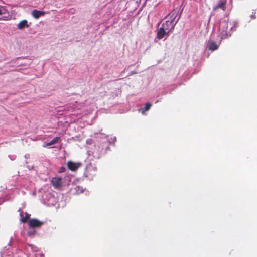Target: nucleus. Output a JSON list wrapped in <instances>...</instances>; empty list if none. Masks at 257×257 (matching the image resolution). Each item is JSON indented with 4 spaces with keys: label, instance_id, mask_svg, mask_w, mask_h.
Segmentation results:
<instances>
[{
    "label": "nucleus",
    "instance_id": "nucleus-1",
    "mask_svg": "<svg viewBox=\"0 0 257 257\" xmlns=\"http://www.w3.org/2000/svg\"><path fill=\"white\" fill-rule=\"evenodd\" d=\"M177 15L178 12L175 9L168 14V20H166L162 23L161 27L157 31V39L160 40L166 35L168 36L169 33L173 31L175 25L179 19V18H178L176 20Z\"/></svg>",
    "mask_w": 257,
    "mask_h": 257
},
{
    "label": "nucleus",
    "instance_id": "nucleus-2",
    "mask_svg": "<svg viewBox=\"0 0 257 257\" xmlns=\"http://www.w3.org/2000/svg\"><path fill=\"white\" fill-rule=\"evenodd\" d=\"M228 25L226 21H223L220 22L219 27V36L221 39H224L227 38L230 35L227 33Z\"/></svg>",
    "mask_w": 257,
    "mask_h": 257
},
{
    "label": "nucleus",
    "instance_id": "nucleus-3",
    "mask_svg": "<svg viewBox=\"0 0 257 257\" xmlns=\"http://www.w3.org/2000/svg\"><path fill=\"white\" fill-rule=\"evenodd\" d=\"M43 224V222L40 221L37 219H30L28 222L29 226L30 228H39Z\"/></svg>",
    "mask_w": 257,
    "mask_h": 257
},
{
    "label": "nucleus",
    "instance_id": "nucleus-4",
    "mask_svg": "<svg viewBox=\"0 0 257 257\" xmlns=\"http://www.w3.org/2000/svg\"><path fill=\"white\" fill-rule=\"evenodd\" d=\"M51 183L55 188H59L62 186V179L60 177L52 178Z\"/></svg>",
    "mask_w": 257,
    "mask_h": 257
},
{
    "label": "nucleus",
    "instance_id": "nucleus-5",
    "mask_svg": "<svg viewBox=\"0 0 257 257\" xmlns=\"http://www.w3.org/2000/svg\"><path fill=\"white\" fill-rule=\"evenodd\" d=\"M80 166V163H75L72 161H68L67 163V167L71 171H76Z\"/></svg>",
    "mask_w": 257,
    "mask_h": 257
},
{
    "label": "nucleus",
    "instance_id": "nucleus-6",
    "mask_svg": "<svg viewBox=\"0 0 257 257\" xmlns=\"http://www.w3.org/2000/svg\"><path fill=\"white\" fill-rule=\"evenodd\" d=\"M227 0H220L218 4L213 8V10L215 11L218 9H221L224 11L226 9Z\"/></svg>",
    "mask_w": 257,
    "mask_h": 257
},
{
    "label": "nucleus",
    "instance_id": "nucleus-7",
    "mask_svg": "<svg viewBox=\"0 0 257 257\" xmlns=\"http://www.w3.org/2000/svg\"><path fill=\"white\" fill-rule=\"evenodd\" d=\"M45 14L44 11H41L37 10H33L32 12V15L35 19H38L41 16H43Z\"/></svg>",
    "mask_w": 257,
    "mask_h": 257
},
{
    "label": "nucleus",
    "instance_id": "nucleus-8",
    "mask_svg": "<svg viewBox=\"0 0 257 257\" xmlns=\"http://www.w3.org/2000/svg\"><path fill=\"white\" fill-rule=\"evenodd\" d=\"M28 27L29 25L28 24V22L26 20H23L20 21L17 25L18 29L20 30H22L24 28H28Z\"/></svg>",
    "mask_w": 257,
    "mask_h": 257
},
{
    "label": "nucleus",
    "instance_id": "nucleus-9",
    "mask_svg": "<svg viewBox=\"0 0 257 257\" xmlns=\"http://www.w3.org/2000/svg\"><path fill=\"white\" fill-rule=\"evenodd\" d=\"M208 48L209 50L213 51L218 48V45L215 41H211L209 43Z\"/></svg>",
    "mask_w": 257,
    "mask_h": 257
},
{
    "label": "nucleus",
    "instance_id": "nucleus-10",
    "mask_svg": "<svg viewBox=\"0 0 257 257\" xmlns=\"http://www.w3.org/2000/svg\"><path fill=\"white\" fill-rule=\"evenodd\" d=\"M152 105L151 103H146L145 107L139 109V111L141 112L142 114H144L146 111H148L150 109Z\"/></svg>",
    "mask_w": 257,
    "mask_h": 257
},
{
    "label": "nucleus",
    "instance_id": "nucleus-11",
    "mask_svg": "<svg viewBox=\"0 0 257 257\" xmlns=\"http://www.w3.org/2000/svg\"><path fill=\"white\" fill-rule=\"evenodd\" d=\"M60 138V137H56L53 138L51 141L47 143L46 144V146H50L55 144H56L59 141Z\"/></svg>",
    "mask_w": 257,
    "mask_h": 257
},
{
    "label": "nucleus",
    "instance_id": "nucleus-12",
    "mask_svg": "<svg viewBox=\"0 0 257 257\" xmlns=\"http://www.w3.org/2000/svg\"><path fill=\"white\" fill-rule=\"evenodd\" d=\"M92 170H93L94 172H96V168L92 166L91 165L88 166L87 167L86 172L88 174H89L90 175H92V174L90 173V171Z\"/></svg>",
    "mask_w": 257,
    "mask_h": 257
},
{
    "label": "nucleus",
    "instance_id": "nucleus-13",
    "mask_svg": "<svg viewBox=\"0 0 257 257\" xmlns=\"http://www.w3.org/2000/svg\"><path fill=\"white\" fill-rule=\"evenodd\" d=\"M30 214L26 213L25 216L21 218V221L23 223L27 222L30 218Z\"/></svg>",
    "mask_w": 257,
    "mask_h": 257
},
{
    "label": "nucleus",
    "instance_id": "nucleus-14",
    "mask_svg": "<svg viewBox=\"0 0 257 257\" xmlns=\"http://www.w3.org/2000/svg\"><path fill=\"white\" fill-rule=\"evenodd\" d=\"M6 12V9L4 7L0 6V15L5 14Z\"/></svg>",
    "mask_w": 257,
    "mask_h": 257
},
{
    "label": "nucleus",
    "instance_id": "nucleus-15",
    "mask_svg": "<svg viewBox=\"0 0 257 257\" xmlns=\"http://www.w3.org/2000/svg\"><path fill=\"white\" fill-rule=\"evenodd\" d=\"M64 171H65V168H64V167H62V168H61V171H60V172H64Z\"/></svg>",
    "mask_w": 257,
    "mask_h": 257
},
{
    "label": "nucleus",
    "instance_id": "nucleus-16",
    "mask_svg": "<svg viewBox=\"0 0 257 257\" xmlns=\"http://www.w3.org/2000/svg\"><path fill=\"white\" fill-rule=\"evenodd\" d=\"M28 233H29V235H31L32 234V233L30 232H29Z\"/></svg>",
    "mask_w": 257,
    "mask_h": 257
}]
</instances>
